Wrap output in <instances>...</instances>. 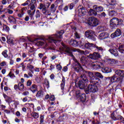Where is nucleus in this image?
Returning <instances> with one entry per match:
<instances>
[{"instance_id": "1", "label": "nucleus", "mask_w": 124, "mask_h": 124, "mask_svg": "<svg viewBox=\"0 0 124 124\" xmlns=\"http://www.w3.org/2000/svg\"><path fill=\"white\" fill-rule=\"evenodd\" d=\"M59 50L61 52H64L65 54L68 55V56H70V57H72V58L74 57V55H73L72 52V51L73 52H79V53H81V54H83V55H88V54H90V51L89 50H85V51H84L76 48H73L71 49L70 47L67 46H63V47H60Z\"/></svg>"}, {"instance_id": "2", "label": "nucleus", "mask_w": 124, "mask_h": 124, "mask_svg": "<svg viewBox=\"0 0 124 124\" xmlns=\"http://www.w3.org/2000/svg\"><path fill=\"white\" fill-rule=\"evenodd\" d=\"M74 61L75 62L74 63V69L75 71H77V72H80L83 73V74H85L86 73V74H88V76L90 78H91V77H93V74L92 72H89L85 71L84 69H83V68L82 67V66L81 65V64L77 61L76 59H74Z\"/></svg>"}, {"instance_id": "3", "label": "nucleus", "mask_w": 124, "mask_h": 124, "mask_svg": "<svg viewBox=\"0 0 124 124\" xmlns=\"http://www.w3.org/2000/svg\"><path fill=\"white\" fill-rule=\"evenodd\" d=\"M64 33L63 30L59 31L57 34L52 35L49 36L48 38V41L49 42H53L54 44H57L62 41V35Z\"/></svg>"}, {"instance_id": "4", "label": "nucleus", "mask_w": 124, "mask_h": 124, "mask_svg": "<svg viewBox=\"0 0 124 124\" xmlns=\"http://www.w3.org/2000/svg\"><path fill=\"white\" fill-rule=\"evenodd\" d=\"M81 73H82L80 75V78L81 79L78 82V87L82 90L88 86V84H89V78L83 72Z\"/></svg>"}, {"instance_id": "5", "label": "nucleus", "mask_w": 124, "mask_h": 124, "mask_svg": "<svg viewBox=\"0 0 124 124\" xmlns=\"http://www.w3.org/2000/svg\"><path fill=\"white\" fill-rule=\"evenodd\" d=\"M50 5H51V3L49 2H46L45 4L40 3L39 9L42 10V13L44 15H50L51 13L50 11L48 10V8L50 7Z\"/></svg>"}, {"instance_id": "6", "label": "nucleus", "mask_w": 124, "mask_h": 124, "mask_svg": "<svg viewBox=\"0 0 124 124\" xmlns=\"http://www.w3.org/2000/svg\"><path fill=\"white\" fill-rule=\"evenodd\" d=\"M86 94H89L90 93H96L98 91V88L95 84H90L84 89Z\"/></svg>"}, {"instance_id": "7", "label": "nucleus", "mask_w": 124, "mask_h": 124, "mask_svg": "<svg viewBox=\"0 0 124 124\" xmlns=\"http://www.w3.org/2000/svg\"><path fill=\"white\" fill-rule=\"evenodd\" d=\"M104 9L102 6H98L95 5L93 6V9H91L89 11V14H90V15H93V16H96L97 12H102Z\"/></svg>"}, {"instance_id": "8", "label": "nucleus", "mask_w": 124, "mask_h": 124, "mask_svg": "<svg viewBox=\"0 0 124 124\" xmlns=\"http://www.w3.org/2000/svg\"><path fill=\"white\" fill-rule=\"evenodd\" d=\"M124 21L121 19H119L117 17H113L110 20V27L112 29L117 27V26H119V25H122Z\"/></svg>"}, {"instance_id": "9", "label": "nucleus", "mask_w": 124, "mask_h": 124, "mask_svg": "<svg viewBox=\"0 0 124 124\" xmlns=\"http://www.w3.org/2000/svg\"><path fill=\"white\" fill-rule=\"evenodd\" d=\"M87 24L91 27H96L99 24V20L94 17H89L87 20Z\"/></svg>"}, {"instance_id": "10", "label": "nucleus", "mask_w": 124, "mask_h": 124, "mask_svg": "<svg viewBox=\"0 0 124 124\" xmlns=\"http://www.w3.org/2000/svg\"><path fill=\"white\" fill-rule=\"evenodd\" d=\"M85 35L87 38L93 40V41H95L96 40V38L95 37V33L94 31L92 30H88L85 32Z\"/></svg>"}, {"instance_id": "11", "label": "nucleus", "mask_w": 124, "mask_h": 124, "mask_svg": "<svg viewBox=\"0 0 124 124\" xmlns=\"http://www.w3.org/2000/svg\"><path fill=\"white\" fill-rule=\"evenodd\" d=\"M49 37H50V36L46 38V41L41 40L38 41V45H39V46H44V45H45L46 47H50V46H51V44L54 43V42H49Z\"/></svg>"}, {"instance_id": "12", "label": "nucleus", "mask_w": 124, "mask_h": 124, "mask_svg": "<svg viewBox=\"0 0 124 124\" xmlns=\"http://www.w3.org/2000/svg\"><path fill=\"white\" fill-rule=\"evenodd\" d=\"M91 66L93 67L94 69H100V68H102L104 65L101 62H93L91 64Z\"/></svg>"}, {"instance_id": "13", "label": "nucleus", "mask_w": 124, "mask_h": 124, "mask_svg": "<svg viewBox=\"0 0 124 124\" xmlns=\"http://www.w3.org/2000/svg\"><path fill=\"white\" fill-rule=\"evenodd\" d=\"M90 59L91 60H94V61H96V60H98L100 58H101V56L100 54L98 53V52H93V54H90L88 56Z\"/></svg>"}, {"instance_id": "14", "label": "nucleus", "mask_w": 124, "mask_h": 124, "mask_svg": "<svg viewBox=\"0 0 124 124\" xmlns=\"http://www.w3.org/2000/svg\"><path fill=\"white\" fill-rule=\"evenodd\" d=\"M87 13V10L85 7L83 6L80 7L78 10V15L79 17H82L84 16Z\"/></svg>"}, {"instance_id": "15", "label": "nucleus", "mask_w": 124, "mask_h": 124, "mask_svg": "<svg viewBox=\"0 0 124 124\" xmlns=\"http://www.w3.org/2000/svg\"><path fill=\"white\" fill-rule=\"evenodd\" d=\"M109 33L107 32H103L99 34V39L100 40H102L103 39H106V38H109Z\"/></svg>"}, {"instance_id": "16", "label": "nucleus", "mask_w": 124, "mask_h": 124, "mask_svg": "<svg viewBox=\"0 0 124 124\" xmlns=\"http://www.w3.org/2000/svg\"><path fill=\"white\" fill-rule=\"evenodd\" d=\"M108 51L110 54H112V55H113L115 57H118V56H119V52L116 49L110 48Z\"/></svg>"}, {"instance_id": "17", "label": "nucleus", "mask_w": 124, "mask_h": 124, "mask_svg": "<svg viewBox=\"0 0 124 124\" xmlns=\"http://www.w3.org/2000/svg\"><path fill=\"white\" fill-rule=\"evenodd\" d=\"M95 45L93 43H90L89 42L86 43L84 45V47L86 49H92V48H94Z\"/></svg>"}, {"instance_id": "18", "label": "nucleus", "mask_w": 124, "mask_h": 124, "mask_svg": "<svg viewBox=\"0 0 124 124\" xmlns=\"http://www.w3.org/2000/svg\"><path fill=\"white\" fill-rule=\"evenodd\" d=\"M30 90L33 93H36V92H37L38 91V89L37 88V85L35 84H32L30 88Z\"/></svg>"}, {"instance_id": "19", "label": "nucleus", "mask_w": 124, "mask_h": 124, "mask_svg": "<svg viewBox=\"0 0 124 124\" xmlns=\"http://www.w3.org/2000/svg\"><path fill=\"white\" fill-rule=\"evenodd\" d=\"M77 98L78 99V100H80V101L84 102L86 100V94L85 93H82L79 96H78Z\"/></svg>"}, {"instance_id": "20", "label": "nucleus", "mask_w": 124, "mask_h": 124, "mask_svg": "<svg viewBox=\"0 0 124 124\" xmlns=\"http://www.w3.org/2000/svg\"><path fill=\"white\" fill-rule=\"evenodd\" d=\"M27 13L29 16L31 17V20H33V16L34 15L35 12L31 10H29L27 11Z\"/></svg>"}, {"instance_id": "21", "label": "nucleus", "mask_w": 124, "mask_h": 124, "mask_svg": "<svg viewBox=\"0 0 124 124\" xmlns=\"http://www.w3.org/2000/svg\"><path fill=\"white\" fill-rule=\"evenodd\" d=\"M115 74L116 75H118V76H120V77H124V71L121 70H117L115 71Z\"/></svg>"}, {"instance_id": "22", "label": "nucleus", "mask_w": 124, "mask_h": 124, "mask_svg": "<svg viewBox=\"0 0 124 124\" xmlns=\"http://www.w3.org/2000/svg\"><path fill=\"white\" fill-rule=\"evenodd\" d=\"M27 69L30 70L31 72H33V70H34V66L31 65V63H28L27 65Z\"/></svg>"}, {"instance_id": "23", "label": "nucleus", "mask_w": 124, "mask_h": 124, "mask_svg": "<svg viewBox=\"0 0 124 124\" xmlns=\"http://www.w3.org/2000/svg\"><path fill=\"white\" fill-rule=\"evenodd\" d=\"M88 61V58L86 56H82L80 58V62L83 64H86Z\"/></svg>"}, {"instance_id": "24", "label": "nucleus", "mask_w": 124, "mask_h": 124, "mask_svg": "<svg viewBox=\"0 0 124 124\" xmlns=\"http://www.w3.org/2000/svg\"><path fill=\"white\" fill-rule=\"evenodd\" d=\"M117 113L116 111H114L113 113L111 114V118L113 121H118L119 118L117 117Z\"/></svg>"}, {"instance_id": "25", "label": "nucleus", "mask_w": 124, "mask_h": 124, "mask_svg": "<svg viewBox=\"0 0 124 124\" xmlns=\"http://www.w3.org/2000/svg\"><path fill=\"white\" fill-rule=\"evenodd\" d=\"M70 45L74 46V47H76L78 45V42L76 41L75 40H71V41L69 42Z\"/></svg>"}, {"instance_id": "26", "label": "nucleus", "mask_w": 124, "mask_h": 124, "mask_svg": "<svg viewBox=\"0 0 124 124\" xmlns=\"http://www.w3.org/2000/svg\"><path fill=\"white\" fill-rule=\"evenodd\" d=\"M115 82L118 83H122L123 82V77H118L116 75H115Z\"/></svg>"}, {"instance_id": "27", "label": "nucleus", "mask_w": 124, "mask_h": 124, "mask_svg": "<svg viewBox=\"0 0 124 124\" xmlns=\"http://www.w3.org/2000/svg\"><path fill=\"white\" fill-rule=\"evenodd\" d=\"M7 42L9 44H13V38L11 36L8 35L7 36Z\"/></svg>"}, {"instance_id": "28", "label": "nucleus", "mask_w": 124, "mask_h": 124, "mask_svg": "<svg viewBox=\"0 0 124 124\" xmlns=\"http://www.w3.org/2000/svg\"><path fill=\"white\" fill-rule=\"evenodd\" d=\"M119 51L121 54H124V45L120 44L119 46Z\"/></svg>"}, {"instance_id": "29", "label": "nucleus", "mask_w": 124, "mask_h": 124, "mask_svg": "<svg viewBox=\"0 0 124 124\" xmlns=\"http://www.w3.org/2000/svg\"><path fill=\"white\" fill-rule=\"evenodd\" d=\"M40 16H41V13H40V11L39 10H37L35 12V15L36 19H37V20H39Z\"/></svg>"}, {"instance_id": "30", "label": "nucleus", "mask_w": 124, "mask_h": 124, "mask_svg": "<svg viewBox=\"0 0 124 124\" xmlns=\"http://www.w3.org/2000/svg\"><path fill=\"white\" fill-rule=\"evenodd\" d=\"M102 71L104 73H109V72H111L112 70L110 68L105 67L102 69Z\"/></svg>"}, {"instance_id": "31", "label": "nucleus", "mask_w": 124, "mask_h": 124, "mask_svg": "<svg viewBox=\"0 0 124 124\" xmlns=\"http://www.w3.org/2000/svg\"><path fill=\"white\" fill-rule=\"evenodd\" d=\"M65 85V78H64V77H63L62 79V83L61 84V88L62 91H63V89H64Z\"/></svg>"}, {"instance_id": "32", "label": "nucleus", "mask_w": 124, "mask_h": 124, "mask_svg": "<svg viewBox=\"0 0 124 124\" xmlns=\"http://www.w3.org/2000/svg\"><path fill=\"white\" fill-rule=\"evenodd\" d=\"M94 48H95L96 51H97L98 52H102L104 50V49L103 48V47H102V46H98L95 45V46H94Z\"/></svg>"}, {"instance_id": "33", "label": "nucleus", "mask_w": 124, "mask_h": 124, "mask_svg": "<svg viewBox=\"0 0 124 124\" xmlns=\"http://www.w3.org/2000/svg\"><path fill=\"white\" fill-rule=\"evenodd\" d=\"M3 96L5 99L6 100V101H8V102H12V100L11 99V97L7 96V95L5 94H3Z\"/></svg>"}, {"instance_id": "34", "label": "nucleus", "mask_w": 124, "mask_h": 124, "mask_svg": "<svg viewBox=\"0 0 124 124\" xmlns=\"http://www.w3.org/2000/svg\"><path fill=\"white\" fill-rule=\"evenodd\" d=\"M31 116L34 119H38L39 118V114L37 112H32L31 113Z\"/></svg>"}, {"instance_id": "35", "label": "nucleus", "mask_w": 124, "mask_h": 124, "mask_svg": "<svg viewBox=\"0 0 124 124\" xmlns=\"http://www.w3.org/2000/svg\"><path fill=\"white\" fill-rule=\"evenodd\" d=\"M36 97H43V92L42 91H38L36 94Z\"/></svg>"}, {"instance_id": "36", "label": "nucleus", "mask_w": 124, "mask_h": 124, "mask_svg": "<svg viewBox=\"0 0 124 124\" xmlns=\"http://www.w3.org/2000/svg\"><path fill=\"white\" fill-rule=\"evenodd\" d=\"M94 75L96 77H98V78H100L101 79H103V76L101 73L96 72L94 73Z\"/></svg>"}, {"instance_id": "37", "label": "nucleus", "mask_w": 124, "mask_h": 124, "mask_svg": "<svg viewBox=\"0 0 124 124\" xmlns=\"http://www.w3.org/2000/svg\"><path fill=\"white\" fill-rule=\"evenodd\" d=\"M44 85H45L47 89H49V88H50V83H49V80H48V79H45Z\"/></svg>"}, {"instance_id": "38", "label": "nucleus", "mask_w": 124, "mask_h": 124, "mask_svg": "<svg viewBox=\"0 0 124 124\" xmlns=\"http://www.w3.org/2000/svg\"><path fill=\"white\" fill-rule=\"evenodd\" d=\"M35 3H31L30 9L32 10V11H34L35 12Z\"/></svg>"}, {"instance_id": "39", "label": "nucleus", "mask_w": 124, "mask_h": 124, "mask_svg": "<svg viewBox=\"0 0 124 124\" xmlns=\"http://www.w3.org/2000/svg\"><path fill=\"white\" fill-rule=\"evenodd\" d=\"M114 33H115V34L117 36H120V35L122 34V31H121V30L119 29H117Z\"/></svg>"}, {"instance_id": "40", "label": "nucleus", "mask_w": 124, "mask_h": 124, "mask_svg": "<svg viewBox=\"0 0 124 124\" xmlns=\"http://www.w3.org/2000/svg\"><path fill=\"white\" fill-rule=\"evenodd\" d=\"M24 88H25L24 84L21 83H18V89L19 91H23L24 90Z\"/></svg>"}, {"instance_id": "41", "label": "nucleus", "mask_w": 124, "mask_h": 124, "mask_svg": "<svg viewBox=\"0 0 124 124\" xmlns=\"http://www.w3.org/2000/svg\"><path fill=\"white\" fill-rule=\"evenodd\" d=\"M15 6H14V2H11L10 4L8 6L9 9H14Z\"/></svg>"}, {"instance_id": "42", "label": "nucleus", "mask_w": 124, "mask_h": 124, "mask_svg": "<svg viewBox=\"0 0 124 124\" xmlns=\"http://www.w3.org/2000/svg\"><path fill=\"white\" fill-rule=\"evenodd\" d=\"M9 20L10 23H15V22H16V19H15L13 16H10L9 17Z\"/></svg>"}, {"instance_id": "43", "label": "nucleus", "mask_w": 124, "mask_h": 124, "mask_svg": "<svg viewBox=\"0 0 124 124\" xmlns=\"http://www.w3.org/2000/svg\"><path fill=\"white\" fill-rule=\"evenodd\" d=\"M90 79L91 80L90 81V82L91 83H93V81H94V80H99V78L94 77V76H93L91 78H90Z\"/></svg>"}, {"instance_id": "44", "label": "nucleus", "mask_w": 124, "mask_h": 124, "mask_svg": "<svg viewBox=\"0 0 124 124\" xmlns=\"http://www.w3.org/2000/svg\"><path fill=\"white\" fill-rule=\"evenodd\" d=\"M50 11H51L52 13L56 11V8L54 4H52L50 6Z\"/></svg>"}, {"instance_id": "45", "label": "nucleus", "mask_w": 124, "mask_h": 124, "mask_svg": "<svg viewBox=\"0 0 124 124\" xmlns=\"http://www.w3.org/2000/svg\"><path fill=\"white\" fill-rule=\"evenodd\" d=\"M9 28L8 27V26L5 25H4L3 26V31H9Z\"/></svg>"}, {"instance_id": "46", "label": "nucleus", "mask_w": 124, "mask_h": 124, "mask_svg": "<svg viewBox=\"0 0 124 124\" xmlns=\"http://www.w3.org/2000/svg\"><path fill=\"white\" fill-rule=\"evenodd\" d=\"M108 15L109 16H115L116 15V12L114 10H111L108 12Z\"/></svg>"}, {"instance_id": "47", "label": "nucleus", "mask_w": 124, "mask_h": 124, "mask_svg": "<svg viewBox=\"0 0 124 124\" xmlns=\"http://www.w3.org/2000/svg\"><path fill=\"white\" fill-rule=\"evenodd\" d=\"M24 62H29V63H32V62H33V59H29V58H27L25 59Z\"/></svg>"}, {"instance_id": "48", "label": "nucleus", "mask_w": 124, "mask_h": 124, "mask_svg": "<svg viewBox=\"0 0 124 124\" xmlns=\"http://www.w3.org/2000/svg\"><path fill=\"white\" fill-rule=\"evenodd\" d=\"M8 76H9V77H10V78H11L12 79H13V78H15V77H16L15 76V75H14V74L12 73V72L10 71L8 74Z\"/></svg>"}, {"instance_id": "49", "label": "nucleus", "mask_w": 124, "mask_h": 124, "mask_svg": "<svg viewBox=\"0 0 124 124\" xmlns=\"http://www.w3.org/2000/svg\"><path fill=\"white\" fill-rule=\"evenodd\" d=\"M44 122V116L41 115L40 117V124H43Z\"/></svg>"}, {"instance_id": "50", "label": "nucleus", "mask_w": 124, "mask_h": 124, "mask_svg": "<svg viewBox=\"0 0 124 124\" xmlns=\"http://www.w3.org/2000/svg\"><path fill=\"white\" fill-rule=\"evenodd\" d=\"M2 55L4 57V58H7L8 55H7V50H5L2 52Z\"/></svg>"}, {"instance_id": "51", "label": "nucleus", "mask_w": 124, "mask_h": 124, "mask_svg": "<svg viewBox=\"0 0 124 124\" xmlns=\"http://www.w3.org/2000/svg\"><path fill=\"white\" fill-rule=\"evenodd\" d=\"M32 84V82L31 80H28L27 82L26 85L27 87H31Z\"/></svg>"}, {"instance_id": "52", "label": "nucleus", "mask_w": 124, "mask_h": 124, "mask_svg": "<svg viewBox=\"0 0 124 124\" xmlns=\"http://www.w3.org/2000/svg\"><path fill=\"white\" fill-rule=\"evenodd\" d=\"M27 105L30 107V108H31V109H34V105L33 104L31 103V104H27Z\"/></svg>"}, {"instance_id": "53", "label": "nucleus", "mask_w": 124, "mask_h": 124, "mask_svg": "<svg viewBox=\"0 0 124 124\" xmlns=\"http://www.w3.org/2000/svg\"><path fill=\"white\" fill-rule=\"evenodd\" d=\"M0 66L4 67V66H6L7 63L5 61H3L0 63Z\"/></svg>"}, {"instance_id": "54", "label": "nucleus", "mask_w": 124, "mask_h": 124, "mask_svg": "<svg viewBox=\"0 0 124 124\" xmlns=\"http://www.w3.org/2000/svg\"><path fill=\"white\" fill-rule=\"evenodd\" d=\"M82 94H81V93L80 92V91L79 90H77L76 92V95L77 96V98L78 97V96H79L80 95H81Z\"/></svg>"}, {"instance_id": "55", "label": "nucleus", "mask_w": 124, "mask_h": 124, "mask_svg": "<svg viewBox=\"0 0 124 124\" xmlns=\"http://www.w3.org/2000/svg\"><path fill=\"white\" fill-rule=\"evenodd\" d=\"M27 39H28L29 41H31V40H30V38H29V37H26L21 38V41H23L24 42H25V41H26L27 40Z\"/></svg>"}, {"instance_id": "56", "label": "nucleus", "mask_w": 124, "mask_h": 124, "mask_svg": "<svg viewBox=\"0 0 124 124\" xmlns=\"http://www.w3.org/2000/svg\"><path fill=\"white\" fill-rule=\"evenodd\" d=\"M108 62L109 63H110V64H112V65H114L115 64V63H116V62L114 60H113V59L109 60Z\"/></svg>"}, {"instance_id": "57", "label": "nucleus", "mask_w": 124, "mask_h": 124, "mask_svg": "<svg viewBox=\"0 0 124 124\" xmlns=\"http://www.w3.org/2000/svg\"><path fill=\"white\" fill-rule=\"evenodd\" d=\"M118 117H119L120 118H118V121H121V122H122V123H124V118L122 117V116H119Z\"/></svg>"}, {"instance_id": "58", "label": "nucleus", "mask_w": 124, "mask_h": 124, "mask_svg": "<svg viewBox=\"0 0 124 124\" xmlns=\"http://www.w3.org/2000/svg\"><path fill=\"white\" fill-rule=\"evenodd\" d=\"M110 81L112 83H114V82H115V75H114L113 77L110 78Z\"/></svg>"}, {"instance_id": "59", "label": "nucleus", "mask_w": 124, "mask_h": 124, "mask_svg": "<svg viewBox=\"0 0 124 124\" xmlns=\"http://www.w3.org/2000/svg\"><path fill=\"white\" fill-rule=\"evenodd\" d=\"M20 65H21L22 70L23 71L25 70V69L26 68V66H25L24 62L20 63Z\"/></svg>"}, {"instance_id": "60", "label": "nucleus", "mask_w": 124, "mask_h": 124, "mask_svg": "<svg viewBox=\"0 0 124 124\" xmlns=\"http://www.w3.org/2000/svg\"><path fill=\"white\" fill-rule=\"evenodd\" d=\"M49 99L51 101H54V100H55V96H54V95H51L49 97Z\"/></svg>"}, {"instance_id": "61", "label": "nucleus", "mask_w": 124, "mask_h": 124, "mask_svg": "<svg viewBox=\"0 0 124 124\" xmlns=\"http://www.w3.org/2000/svg\"><path fill=\"white\" fill-rule=\"evenodd\" d=\"M56 68L57 69H58V70H62V66H61V65L58 64L57 65H56Z\"/></svg>"}, {"instance_id": "62", "label": "nucleus", "mask_w": 124, "mask_h": 124, "mask_svg": "<svg viewBox=\"0 0 124 124\" xmlns=\"http://www.w3.org/2000/svg\"><path fill=\"white\" fill-rule=\"evenodd\" d=\"M74 7V4L73 3H72L69 5V9L71 10V9H73V8Z\"/></svg>"}, {"instance_id": "63", "label": "nucleus", "mask_w": 124, "mask_h": 124, "mask_svg": "<svg viewBox=\"0 0 124 124\" xmlns=\"http://www.w3.org/2000/svg\"><path fill=\"white\" fill-rule=\"evenodd\" d=\"M23 95H25V96L27 95H29V93L28 91H25L22 93Z\"/></svg>"}, {"instance_id": "64", "label": "nucleus", "mask_w": 124, "mask_h": 124, "mask_svg": "<svg viewBox=\"0 0 124 124\" xmlns=\"http://www.w3.org/2000/svg\"><path fill=\"white\" fill-rule=\"evenodd\" d=\"M16 117H20L21 116V113H20V111H17L16 112Z\"/></svg>"}]
</instances>
